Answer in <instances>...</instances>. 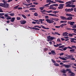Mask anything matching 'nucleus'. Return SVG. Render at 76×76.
Wrapping results in <instances>:
<instances>
[{
    "label": "nucleus",
    "instance_id": "nucleus-18",
    "mask_svg": "<svg viewBox=\"0 0 76 76\" xmlns=\"http://www.w3.org/2000/svg\"><path fill=\"white\" fill-rule=\"evenodd\" d=\"M61 72H62L63 73H66V70L63 69V70H61Z\"/></svg>",
    "mask_w": 76,
    "mask_h": 76
},
{
    "label": "nucleus",
    "instance_id": "nucleus-39",
    "mask_svg": "<svg viewBox=\"0 0 76 76\" xmlns=\"http://www.w3.org/2000/svg\"><path fill=\"white\" fill-rule=\"evenodd\" d=\"M53 12V11L52 10H50V11H47V13H51V12Z\"/></svg>",
    "mask_w": 76,
    "mask_h": 76
},
{
    "label": "nucleus",
    "instance_id": "nucleus-54",
    "mask_svg": "<svg viewBox=\"0 0 76 76\" xmlns=\"http://www.w3.org/2000/svg\"><path fill=\"white\" fill-rule=\"evenodd\" d=\"M66 29L68 30V31H70V30H71V28H66Z\"/></svg>",
    "mask_w": 76,
    "mask_h": 76
},
{
    "label": "nucleus",
    "instance_id": "nucleus-32",
    "mask_svg": "<svg viewBox=\"0 0 76 76\" xmlns=\"http://www.w3.org/2000/svg\"><path fill=\"white\" fill-rule=\"evenodd\" d=\"M51 61H52V63H56V61L53 60V59H51Z\"/></svg>",
    "mask_w": 76,
    "mask_h": 76
},
{
    "label": "nucleus",
    "instance_id": "nucleus-36",
    "mask_svg": "<svg viewBox=\"0 0 76 76\" xmlns=\"http://www.w3.org/2000/svg\"><path fill=\"white\" fill-rule=\"evenodd\" d=\"M59 12V11H54L53 12V13H58Z\"/></svg>",
    "mask_w": 76,
    "mask_h": 76
},
{
    "label": "nucleus",
    "instance_id": "nucleus-14",
    "mask_svg": "<svg viewBox=\"0 0 76 76\" xmlns=\"http://www.w3.org/2000/svg\"><path fill=\"white\" fill-rule=\"evenodd\" d=\"M73 19V17H69L67 18V20H72Z\"/></svg>",
    "mask_w": 76,
    "mask_h": 76
},
{
    "label": "nucleus",
    "instance_id": "nucleus-44",
    "mask_svg": "<svg viewBox=\"0 0 76 76\" xmlns=\"http://www.w3.org/2000/svg\"><path fill=\"white\" fill-rule=\"evenodd\" d=\"M53 6H58V4H53Z\"/></svg>",
    "mask_w": 76,
    "mask_h": 76
},
{
    "label": "nucleus",
    "instance_id": "nucleus-5",
    "mask_svg": "<svg viewBox=\"0 0 76 76\" xmlns=\"http://www.w3.org/2000/svg\"><path fill=\"white\" fill-rule=\"evenodd\" d=\"M65 12H71L73 10V8H71V9H65Z\"/></svg>",
    "mask_w": 76,
    "mask_h": 76
},
{
    "label": "nucleus",
    "instance_id": "nucleus-8",
    "mask_svg": "<svg viewBox=\"0 0 76 76\" xmlns=\"http://www.w3.org/2000/svg\"><path fill=\"white\" fill-rule=\"evenodd\" d=\"M20 23L22 25H23L24 24H25L26 23V21L25 20H21L20 21Z\"/></svg>",
    "mask_w": 76,
    "mask_h": 76
},
{
    "label": "nucleus",
    "instance_id": "nucleus-35",
    "mask_svg": "<svg viewBox=\"0 0 76 76\" xmlns=\"http://www.w3.org/2000/svg\"><path fill=\"white\" fill-rule=\"evenodd\" d=\"M48 48H45L44 49V51H48Z\"/></svg>",
    "mask_w": 76,
    "mask_h": 76
},
{
    "label": "nucleus",
    "instance_id": "nucleus-23",
    "mask_svg": "<svg viewBox=\"0 0 76 76\" xmlns=\"http://www.w3.org/2000/svg\"><path fill=\"white\" fill-rule=\"evenodd\" d=\"M22 17H23V18H24V19H26V16H25V15H23V14H22Z\"/></svg>",
    "mask_w": 76,
    "mask_h": 76
},
{
    "label": "nucleus",
    "instance_id": "nucleus-34",
    "mask_svg": "<svg viewBox=\"0 0 76 76\" xmlns=\"http://www.w3.org/2000/svg\"><path fill=\"white\" fill-rule=\"evenodd\" d=\"M72 56V55H71V56H69L68 55V58H73V56Z\"/></svg>",
    "mask_w": 76,
    "mask_h": 76
},
{
    "label": "nucleus",
    "instance_id": "nucleus-15",
    "mask_svg": "<svg viewBox=\"0 0 76 76\" xmlns=\"http://www.w3.org/2000/svg\"><path fill=\"white\" fill-rule=\"evenodd\" d=\"M60 59H61V60H67L64 57L61 58V57H58Z\"/></svg>",
    "mask_w": 76,
    "mask_h": 76
},
{
    "label": "nucleus",
    "instance_id": "nucleus-59",
    "mask_svg": "<svg viewBox=\"0 0 76 76\" xmlns=\"http://www.w3.org/2000/svg\"><path fill=\"white\" fill-rule=\"evenodd\" d=\"M55 28H60V26H55Z\"/></svg>",
    "mask_w": 76,
    "mask_h": 76
},
{
    "label": "nucleus",
    "instance_id": "nucleus-20",
    "mask_svg": "<svg viewBox=\"0 0 76 76\" xmlns=\"http://www.w3.org/2000/svg\"><path fill=\"white\" fill-rule=\"evenodd\" d=\"M33 29H34V31H37V30H39V29L38 28H35L34 27H33Z\"/></svg>",
    "mask_w": 76,
    "mask_h": 76
},
{
    "label": "nucleus",
    "instance_id": "nucleus-60",
    "mask_svg": "<svg viewBox=\"0 0 76 76\" xmlns=\"http://www.w3.org/2000/svg\"><path fill=\"white\" fill-rule=\"evenodd\" d=\"M29 11L28 10H26L24 11L25 12H29Z\"/></svg>",
    "mask_w": 76,
    "mask_h": 76
},
{
    "label": "nucleus",
    "instance_id": "nucleus-27",
    "mask_svg": "<svg viewBox=\"0 0 76 76\" xmlns=\"http://www.w3.org/2000/svg\"><path fill=\"white\" fill-rule=\"evenodd\" d=\"M65 46L64 45H62V46H60L59 47V48H63V47H64Z\"/></svg>",
    "mask_w": 76,
    "mask_h": 76
},
{
    "label": "nucleus",
    "instance_id": "nucleus-29",
    "mask_svg": "<svg viewBox=\"0 0 76 76\" xmlns=\"http://www.w3.org/2000/svg\"><path fill=\"white\" fill-rule=\"evenodd\" d=\"M50 4H51V2H49V4H45V6H49V5H50Z\"/></svg>",
    "mask_w": 76,
    "mask_h": 76
},
{
    "label": "nucleus",
    "instance_id": "nucleus-50",
    "mask_svg": "<svg viewBox=\"0 0 76 76\" xmlns=\"http://www.w3.org/2000/svg\"><path fill=\"white\" fill-rule=\"evenodd\" d=\"M18 6H17L15 7H14V9H18Z\"/></svg>",
    "mask_w": 76,
    "mask_h": 76
},
{
    "label": "nucleus",
    "instance_id": "nucleus-2",
    "mask_svg": "<svg viewBox=\"0 0 76 76\" xmlns=\"http://www.w3.org/2000/svg\"><path fill=\"white\" fill-rule=\"evenodd\" d=\"M70 2L67 1L65 3V4H66V5L65 6V7H71V4H70Z\"/></svg>",
    "mask_w": 76,
    "mask_h": 76
},
{
    "label": "nucleus",
    "instance_id": "nucleus-63",
    "mask_svg": "<svg viewBox=\"0 0 76 76\" xmlns=\"http://www.w3.org/2000/svg\"><path fill=\"white\" fill-rule=\"evenodd\" d=\"M71 60H75V58H71Z\"/></svg>",
    "mask_w": 76,
    "mask_h": 76
},
{
    "label": "nucleus",
    "instance_id": "nucleus-9",
    "mask_svg": "<svg viewBox=\"0 0 76 76\" xmlns=\"http://www.w3.org/2000/svg\"><path fill=\"white\" fill-rule=\"evenodd\" d=\"M11 20H10V22H13L14 21H15V18L14 17L12 18H11Z\"/></svg>",
    "mask_w": 76,
    "mask_h": 76
},
{
    "label": "nucleus",
    "instance_id": "nucleus-12",
    "mask_svg": "<svg viewBox=\"0 0 76 76\" xmlns=\"http://www.w3.org/2000/svg\"><path fill=\"white\" fill-rule=\"evenodd\" d=\"M63 66H65V67H66V68H69L70 67V65H67V64H64L63 65Z\"/></svg>",
    "mask_w": 76,
    "mask_h": 76
},
{
    "label": "nucleus",
    "instance_id": "nucleus-45",
    "mask_svg": "<svg viewBox=\"0 0 76 76\" xmlns=\"http://www.w3.org/2000/svg\"><path fill=\"white\" fill-rule=\"evenodd\" d=\"M48 1H49V2H50L51 3H53V1H51V0H49Z\"/></svg>",
    "mask_w": 76,
    "mask_h": 76
},
{
    "label": "nucleus",
    "instance_id": "nucleus-11",
    "mask_svg": "<svg viewBox=\"0 0 76 76\" xmlns=\"http://www.w3.org/2000/svg\"><path fill=\"white\" fill-rule=\"evenodd\" d=\"M51 53L53 55H56V53L55 52V50H52L51 51Z\"/></svg>",
    "mask_w": 76,
    "mask_h": 76
},
{
    "label": "nucleus",
    "instance_id": "nucleus-21",
    "mask_svg": "<svg viewBox=\"0 0 76 76\" xmlns=\"http://www.w3.org/2000/svg\"><path fill=\"white\" fill-rule=\"evenodd\" d=\"M34 15L35 16H38V13L37 12H35L34 14Z\"/></svg>",
    "mask_w": 76,
    "mask_h": 76
},
{
    "label": "nucleus",
    "instance_id": "nucleus-33",
    "mask_svg": "<svg viewBox=\"0 0 76 76\" xmlns=\"http://www.w3.org/2000/svg\"><path fill=\"white\" fill-rule=\"evenodd\" d=\"M26 1L28 3H31V0H26Z\"/></svg>",
    "mask_w": 76,
    "mask_h": 76
},
{
    "label": "nucleus",
    "instance_id": "nucleus-53",
    "mask_svg": "<svg viewBox=\"0 0 76 76\" xmlns=\"http://www.w3.org/2000/svg\"><path fill=\"white\" fill-rule=\"evenodd\" d=\"M68 48H70V49H72V48H74L73 47H70L69 46H68Z\"/></svg>",
    "mask_w": 76,
    "mask_h": 76
},
{
    "label": "nucleus",
    "instance_id": "nucleus-13",
    "mask_svg": "<svg viewBox=\"0 0 76 76\" xmlns=\"http://www.w3.org/2000/svg\"><path fill=\"white\" fill-rule=\"evenodd\" d=\"M41 26H42V28H43V29H49V28H46V27H45L44 26L41 25Z\"/></svg>",
    "mask_w": 76,
    "mask_h": 76
},
{
    "label": "nucleus",
    "instance_id": "nucleus-40",
    "mask_svg": "<svg viewBox=\"0 0 76 76\" xmlns=\"http://www.w3.org/2000/svg\"><path fill=\"white\" fill-rule=\"evenodd\" d=\"M4 13H0V16H2L4 15Z\"/></svg>",
    "mask_w": 76,
    "mask_h": 76
},
{
    "label": "nucleus",
    "instance_id": "nucleus-30",
    "mask_svg": "<svg viewBox=\"0 0 76 76\" xmlns=\"http://www.w3.org/2000/svg\"><path fill=\"white\" fill-rule=\"evenodd\" d=\"M55 34L56 35H60V34L58 33L57 32H55Z\"/></svg>",
    "mask_w": 76,
    "mask_h": 76
},
{
    "label": "nucleus",
    "instance_id": "nucleus-3",
    "mask_svg": "<svg viewBox=\"0 0 76 76\" xmlns=\"http://www.w3.org/2000/svg\"><path fill=\"white\" fill-rule=\"evenodd\" d=\"M64 4H59V7H58V9H61L64 7Z\"/></svg>",
    "mask_w": 76,
    "mask_h": 76
},
{
    "label": "nucleus",
    "instance_id": "nucleus-10",
    "mask_svg": "<svg viewBox=\"0 0 76 76\" xmlns=\"http://www.w3.org/2000/svg\"><path fill=\"white\" fill-rule=\"evenodd\" d=\"M66 16H75V15H72L71 14H66Z\"/></svg>",
    "mask_w": 76,
    "mask_h": 76
},
{
    "label": "nucleus",
    "instance_id": "nucleus-22",
    "mask_svg": "<svg viewBox=\"0 0 76 76\" xmlns=\"http://www.w3.org/2000/svg\"><path fill=\"white\" fill-rule=\"evenodd\" d=\"M10 16H15V14L14 13H11L9 14Z\"/></svg>",
    "mask_w": 76,
    "mask_h": 76
},
{
    "label": "nucleus",
    "instance_id": "nucleus-19",
    "mask_svg": "<svg viewBox=\"0 0 76 76\" xmlns=\"http://www.w3.org/2000/svg\"><path fill=\"white\" fill-rule=\"evenodd\" d=\"M75 23L74 22H71L70 23V25H73Z\"/></svg>",
    "mask_w": 76,
    "mask_h": 76
},
{
    "label": "nucleus",
    "instance_id": "nucleus-62",
    "mask_svg": "<svg viewBox=\"0 0 76 76\" xmlns=\"http://www.w3.org/2000/svg\"><path fill=\"white\" fill-rule=\"evenodd\" d=\"M55 21H58V19L55 18Z\"/></svg>",
    "mask_w": 76,
    "mask_h": 76
},
{
    "label": "nucleus",
    "instance_id": "nucleus-7",
    "mask_svg": "<svg viewBox=\"0 0 76 76\" xmlns=\"http://www.w3.org/2000/svg\"><path fill=\"white\" fill-rule=\"evenodd\" d=\"M4 17L6 19H7V20H9V19H11V17H10L8 16L7 15H4Z\"/></svg>",
    "mask_w": 76,
    "mask_h": 76
},
{
    "label": "nucleus",
    "instance_id": "nucleus-25",
    "mask_svg": "<svg viewBox=\"0 0 76 76\" xmlns=\"http://www.w3.org/2000/svg\"><path fill=\"white\" fill-rule=\"evenodd\" d=\"M68 35L69 37H73V33H72V34H68Z\"/></svg>",
    "mask_w": 76,
    "mask_h": 76
},
{
    "label": "nucleus",
    "instance_id": "nucleus-51",
    "mask_svg": "<svg viewBox=\"0 0 76 76\" xmlns=\"http://www.w3.org/2000/svg\"><path fill=\"white\" fill-rule=\"evenodd\" d=\"M71 1L72 2H75L76 1V0H71V1Z\"/></svg>",
    "mask_w": 76,
    "mask_h": 76
},
{
    "label": "nucleus",
    "instance_id": "nucleus-64",
    "mask_svg": "<svg viewBox=\"0 0 76 76\" xmlns=\"http://www.w3.org/2000/svg\"><path fill=\"white\" fill-rule=\"evenodd\" d=\"M73 10H74V12H76V8H74V9H73Z\"/></svg>",
    "mask_w": 76,
    "mask_h": 76
},
{
    "label": "nucleus",
    "instance_id": "nucleus-58",
    "mask_svg": "<svg viewBox=\"0 0 76 76\" xmlns=\"http://www.w3.org/2000/svg\"><path fill=\"white\" fill-rule=\"evenodd\" d=\"M60 56H63L64 55V53H61L60 54Z\"/></svg>",
    "mask_w": 76,
    "mask_h": 76
},
{
    "label": "nucleus",
    "instance_id": "nucleus-61",
    "mask_svg": "<svg viewBox=\"0 0 76 76\" xmlns=\"http://www.w3.org/2000/svg\"><path fill=\"white\" fill-rule=\"evenodd\" d=\"M66 70V71H67V72H69V70H70L69 69H67Z\"/></svg>",
    "mask_w": 76,
    "mask_h": 76
},
{
    "label": "nucleus",
    "instance_id": "nucleus-42",
    "mask_svg": "<svg viewBox=\"0 0 76 76\" xmlns=\"http://www.w3.org/2000/svg\"><path fill=\"white\" fill-rule=\"evenodd\" d=\"M63 34H65L66 35H68V33H67V32H65L64 33H63Z\"/></svg>",
    "mask_w": 76,
    "mask_h": 76
},
{
    "label": "nucleus",
    "instance_id": "nucleus-28",
    "mask_svg": "<svg viewBox=\"0 0 76 76\" xmlns=\"http://www.w3.org/2000/svg\"><path fill=\"white\" fill-rule=\"evenodd\" d=\"M67 48L66 47L64 48L63 49H62L64 51H66V50H67Z\"/></svg>",
    "mask_w": 76,
    "mask_h": 76
},
{
    "label": "nucleus",
    "instance_id": "nucleus-48",
    "mask_svg": "<svg viewBox=\"0 0 76 76\" xmlns=\"http://www.w3.org/2000/svg\"><path fill=\"white\" fill-rule=\"evenodd\" d=\"M44 7H39V9H40V10H43V9H44Z\"/></svg>",
    "mask_w": 76,
    "mask_h": 76
},
{
    "label": "nucleus",
    "instance_id": "nucleus-26",
    "mask_svg": "<svg viewBox=\"0 0 76 76\" xmlns=\"http://www.w3.org/2000/svg\"><path fill=\"white\" fill-rule=\"evenodd\" d=\"M70 76H75V73L73 72H72L71 74H70Z\"/></svg>",
    "mask_w": 76,
    "mask_h": 76
},
{
    "label": "nucleus",
    "instance_id": "nucleus-37",
    "mask_svg": "<svg viewBox=\"0 0 76 76\" xmlns=\"http://www.w3.org/2000/svg\"><path fill=\"white\" fill-rule=\"evenodd\" d=\"M59 3H64V2L63 1H59Z\"/></svg>",
    "mask_w": 76,
    "mask_h": 76
},
{
    "label": "nucleus",
    "instance_id": "nucleus-49",
    "mask_svg": "<svg viewBox=\"0 0 76 76\" xmlns=\"http://www.w3.org/2000/svg\"><path fill=\"white\" fill-rule=\"evenodd\" d=\"M71 40H75L76 41V39L75 38H72L70 39Z\"/></svg>",
    "mask_w": 76,
    "mask_h": 76
},
{
    "label": "nucleus",
    "instance_id": "nucleus-47",
    "mask_svg": "<svg viewBox=\"0 0 76 76\" xmlns=\"http://www.w3.org/2000/svg\"><path fill=\"white\" fill-rule=\"evenodd\" d=\"M20 17H17V20H20Z\"/></svg>",
    "mask_w": 76,
    "mask_h": 76
},
{
    "label": "nucleus",
    "instance_id": "nucleus-1",
    "mask_svg": "<svg viewBox=\"0 0 76 76\" xmlns=\"http://www.w3.org/2000/svg\"><path fill=\"white\" fill-rule=\"evenodd\" d=\"M2 1L3 2V3H0V6L4 8H9L10 5L9 4L7 3V2H6L5 0H2Z\"/></svg>",
    "mask_w": 76,
    "mask_h": 76
},
{
    "label": "nucleus",
    "instance_id": "nucleus-24",
    "mask_svg": "<svg viewBox=\"0 0 76 76\" xmlns=\"http://www.w3.org/2000/svg\"><path fill=\"white\" fill-rule=\"evenodd\" d=\"M54 64L56 66H59V64L57 63H54Z\"/></svg>",
    "mask_w": 76,
    "mask_h": 76
},
{
    "label": "nucleus",
    "instance_id": "nucleus-17",
    "mask_svg": "<svg viewBox=\"0 0 76 76\" xmlns=\"http://www.w3.org/2000/svg\"><path fill=\"white\" fill-rule=\"evenodd\" d=\"M47 12V11L44 10H43L41 11V12H42V13L43 14H44L45 13L44 12Z\"/></svg>",
    "mask_w": 76,
    "mask_h": 76
},
{
    "label": "nucleus",
    "instance_id": "nucleus-41",
    "mask_svg": "<svg viewBox=\"0 0 76 76\" xmlns=\"http://www.w3.org/2000/svg\"><path fill=\"white\" fill-rule=\"evenodd\" d=\"M71 26V27H72V28H74V29H75V28H76V27H75V26Z\"/></svg>",
    "mask_w": 76,
    "mask_h": 76
},
{
    "label": "nucleus",
    "instance_id": "nucleus-52",
    "mask_svg": "<svg viewBox=\"0 0 76 76\" xmlns=\"http://www.w3.org/2000/svg\"><path fill=\"white\" fill-rule=\"evenodd\" d=\"M39 21H44V19H39Z\"/></svg>",
    "mask_w": 76,
    "mask_h": 76
},
{
    "label": "nucleus",
    "instance_id": "nucleus-46",
    "mask_svg": "<svg viewBox=\"0 0 76 76\" xmlns=\"http://www.w3.org/2000/svg\"><path fill=\"white\" fill-rule=\"evenodd\" d=\"M30 5H31V3H30V4H25V6H30Z\"/></svg>",
    "mask_w": 76,
    "mask_h": 76
},
{
    "label": "nucleus",
    "instance_id": "nucleus-56",
    "mask_svg": "<svg viewBox=\"0 0 76 76\" xmlns=\"http://www.w3.org/2000/svg\"><path fill=\"white\" fill-rule=\"evenodd\" d=\"M57 41H58V42H60V39L59 38L58 39H57Z\"/></svg>",
    "mask_w": 76,
    "mask_h": 76
},
{
    "label": "nucleus",
    "instance_id": "nucleus-4",
    "mask_svg": "<svg viewBox=\"0 0 76 76\" xmlns=\"http://www.w3.org/2000/svg\"><path fill=\"white\" fill-rule=\"evenodd\" d=\"M46 21H47L48 23H53V22H54V21L48 19L46 20Z\"/></svg>",
    "mask_w": 76,
    "mask_h": 76
},
{
    "label": "nucleus",
    "instance_id": "nucleus-57",
    "mask_svg": "<svg viewBox=\"0 0 76 76\" xmlns=\"http://www.w3.org/2000/svg\"><path fill=\"white\" fill-rule=\"evenodd\" d=\"M45 19H48V16L47 15H46L45 16Z\"/></svg>",
    "mask_w": 76,
    "mask_h": 76
},
{
    "label": "nucleus",
    "instance_id": "nucleus-16",
    "mask_svg": "<svg viewBox=\"0 0 76 76\" xmlns=\"http://www.w3.org/2000/svg\"><path fill=\"white\" fill-rule=\"evenodd\" d=\"M61 19L62 20H64V19H66V17L63 16H60Z\"/></svg>",
    "mask_w": 76,
    "mask_h": 76
},
{
    "label": "nucleus",
    "instance_id": "nucleus-38",
    "mask_svg": "<svg viewBox=\"0 0 76 76\" xmlns=\"http://www.w3.org/2000/svg\"><path fill=\"white\" fill-rule=\"evenodd\" d=\"M75 49H72V50H70V51L71 52H74V51H75Z\"/></svg>",
    "mask_w": 76,
    "mask_h": 76
},
{
    "label": "nucleus",
    "instance_id": "nucleus-55",
    "mask_svg": "<svg viewBox=\"0 0 76 76\" xmlns=\"http://www.w3.org/2000/svg\"><path fill=\"white\" fill-rule=\"evenodd\" d=\"M70 41H71V42H74V43H76V42L74 41V40H70Z\"/></svg>",
    "mask_w": 76,
    "mask_h": 76
},
{
    "label": "nucleus",
    "instance_id": "nucleus-31",
    "mask_svg": "<svg viewBox=\"0 0 76 76\" xmlns=\"http://www.w3.org/2000/svg\"><path fill=\"white\" fill-rule=\"evenodd\" d=\"M75 5H71V7H72V8H73V7H75Z\"/></svg>",
    "mask_w": 76,
    "mask_h": 76
},
{
    "label": "nucleus",
    "instance_id": "nucleus-43",
    "mask_svg": "<svg viewBox=\"0 0 76 76\" xmlns=\"http://www.w3.org/2000/svg\"><path fill=\"white\" fill-rule=\"evenodd\" d=\"M0 18H1L2 19H5V18H4L3 16H0Z\"/></svg>",
    "mask_w": 76,
    "mask_h": 76
},
{
    "label": "nucleus",
    "instance_id": "nucleus-6",
    "mask_svg": "<svg viewBox=\"0 0 76 76\" xmlns=\"http://www.w3.org/2000/svg\"><path fill=\"white\" fill-rule=\"evenodd\" d=\"M55 37H51L50 36H49L47 37V39H50L51 40H53L54 39Z\"/></svg>",
    "mask_w": 76,
    "mask_h": 76
}]
</instances>
